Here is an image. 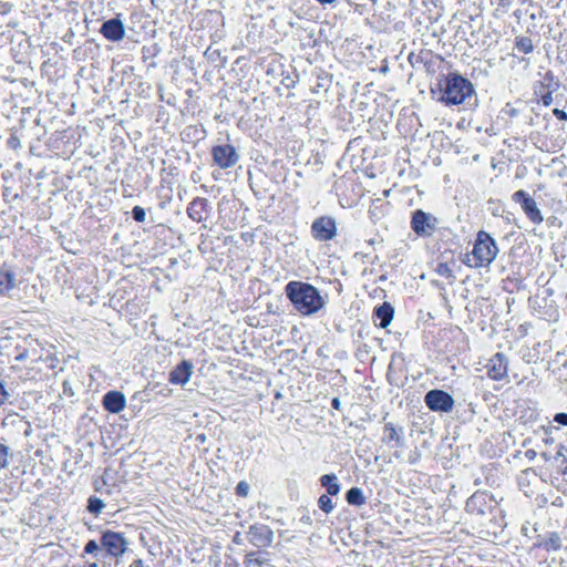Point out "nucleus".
<instances>
[{
	"instance_id": "f257e3e1",
	"label": "nucleus",
	"mask_w": 567,
	"mask_h": 567,
	"mask_svg": "<svg viewBox=\"0 0 567 567\" xmlns=\"http://www.w3.org/2000/svg\"><path fill=\"white\" fill-rule=\"evenodd\" d=\"M286 296L292 302L293 307L305 316L318 312L323 306L324 300L316 287L301 281H290L285 288Z\"/></svg>"
},
{
	"instance_id": "f03ea898",
	"label": "nucleus",
	"mask_w": 567,
	"mask_h": 567,
	"mask_svg": "<svg viewBox=\"0 0 567 567\" xmlns=\"http://www.w3.org/2000/svg\"><path fill=\"white\" fill-rule=\"evenodd\" d=\"M499 249L494 238L486 231L480 230L471 252H466L462 261L470 268L488 267L497 257Z\"/></svg>"
},
{
	"instance_id": "7ed1b4c3",
	"label": "nucleus",
	"mask_w": 567,
	"mask_h": 567,
	"mask_svg": "<svg viewBox=\"0 0 567 567\" xmlns=\"http://www.w3.org/2000/svg\"><path fill=\"white\" fill-rule=\"evenodd\" d=\"M439 100L446 105H458L474 94L473 84L457 73H450L439 82Z\"/></svg>"
},
{
	"instance_id": "20e7f679",
	"label": "nucleus",
	"mask_w": 567,
	"mask_h": 567,
	"mask_svg": "<svg viewBox=\"0 0 567 567\" xmlns=\"http://www.w3.org/2000/svg\"><path fill=\"white\" fill-rule=\"evenodd\" d=\"M513 200L520 204L522 209L528 219L535 224L540 225L544 221V216L537 206V203L529 196V194L523 189L517 190L513 194Z\"/></svg>"
},
{
	"instance_id": "39448f33",
	"label": "nucleus",
	"mask_w": 567,
	"mask_h": 567,
	"mask_svg": "<svg viewBox=\"0 0 567 567\" xmlns=\"http://www.w3.org/2000/svg\"><path fill=\"white\" fill-rule=\"evenodd\" d=\"M424 401L429 409L435 412H451L454 408L453 398L443 390L429 391Z\"/></svg>"
},
{
	"instance_id": "423d86ee",
	"label": "nucleus",
	"mask_w": 567,
	"mask_h": 567,
	"mask_svg": "<svg viewBox=\"0 0 567 567\" xmlns=\"http://www.w3.org/2000/svg\"><path fill=\"white\" fill-rule=\"evenodd\" d=\"M437 219L433 215L417 209L413 213L411 227L420 236H430L435 230Z\"/></svg>"
},
{
	"instance_id": "0eeeda50",
	"label": "nucleus",
	"mask_w": 567,
	"mask_h": 567,
	"mask_svg": "<svg viewBox=\"0 0 567 567\" xmlns=\"http://www.w3.org/2000/svg\"><path fill=\"white\" fill-rule=\"evenodd\" d=\"M311 233L313 238L319 241L331 240L337 235L336 220L328 216L317 218L311 225Z\"/></svg>"
},
{
	"instance_id": "6e6552de",
	"label": "nucleus",
	"mask_w": 567,
	"mask_h": 567,
	"mask_svg": "<svg viewBox=\"0 0 567 567\" xmlns=\"http://www.w3.org/2000/svg\"><path fill=\"white\" fill-rule=\"evenodd\" d=\"M212 154L215 164L223 169L233 167L239 159L236 148L230 144L216 145Z\"/></svg>"
},
{
	"instance_id": "1a4fd4ad",
	"label": "nucleus",
	"mask_w": 567,
	"mask_h": 567,
	"mask_svg": "<svg viewBox=\"0 0 567 567\" xmlns=\"http://www.w3.org/2000/svg\"><path fill=\"white\" fill-rule=\"evenodd\" d=\"M487 375L493 380H503L508 373V360L502 352L495 353L486 364Z\"/></svg>"
},
{
	"instance_id": "9d476101",
	"label": "nucleus",
	"mask_w": 567,
	"mask_h": 567,
	"mask_svg": "<svg viewBox=\"0 0 567 567\" xmlns=\"http://www.w3.org/2000/svg\"><path fill=\"white\" fill-rule=\"evenodd\" d=\"M102 546L111 554L112 556H118L123 554L126 549V540L125 538L115 532H105L102 535Z\"/></svg>"
},
{
	"instance_id": "9b49d317",
	"label": "nucleus",
	"mask_w": 567,
	"mask_h": 567,
	"mask_svg": "<svg viewBox=\"0 0 567 567\" xmlns=\"http://www.w3.org/2000/svg\"><path fill=\"white\" fill-rule=\"evenodd\" d=\"M101 33L110 41H121L125 37V28L120 19H110L101 27Z\"/></svg>"
},
{
	"instance_id": "f8f14e48",
	"label": "nucleus",
	"mask_w": 567,
	"mask_h": 567,
	"mask_svg": "<svg viewBox=\"0 0 567 567\" xmlns=\"http://www.w3.org/2000/svg\"><path fill=\"white\" fill-rule=\"evenodd\" d=\"M194 365L190 361L184 360L175 367L169 373V382L173 384L185 385L193 374Z\"/></svg>"
},
{
	"instance_id": "ddd939ff",
	"label": "nucleus",
	"mask_w": 567,
	"mask_h": 567,
	"mask_svg": "<svg viewBox=\"0 0 567 567\" xmlns=\"http://www.w3.org/2000/svg\"><path fill=\"white\" fill-rule=\"evenodd\" d=\"M402 433V429H396L392 423H386L384 425L382 441L391 449H401L404 445Z\"/></svg>"
},
{
	"instance_id": "4468645a",
	"label": "nucleus",
	"mask_w": 567,
	"mask_h": 567,
	"mask_svg": "<svg viewBox=\"0 0 567 567\" xmlns=\"http://www.w3.org/2000/svg\"><path fill=\"white\" fill-rule=\"evenodd\" d=\"M125 395L118 391H110L103 398L104 408L111 413H120L125 408Z\"/></svg>"
},
{
	"instance_id": "2eb2a0df",
	"label": "nucleus",
	"mask_w": 567,
	"mask_h": 567,
	"mask_svg": "<svg viewBox=\"0 0 567 567\" xmlns=\"http://www.w3.org/2000/svg\"><path fill=\"white\" fill-rule=\"evenodd\" d=\"M375 317L380 319L379 326L381 328H386L393 318V308L390 303L384 302L382 306L378 307L374 311Z\"/></svg>"
},
{
	"instance_id": "dca6fc26",
	"label": "nucleus",
	"mask_w": 567,
	"mask_h": 567,
	"mask_svg": "<svg viewBox=\"0 0 567 567\" xmlns=\"http://www.w3.org/2000/svg\"><path fill=\"white\" fill-rule=\"evenodd\" d=\"M322 486L327 488L329 495H337L340 492V485L334 474H324L320 478Z\"/></svg>"
},
{
	"instance_id": "f3484780",
	"label": "nucleus",
	"mask_w": 567,
	"mask_h": 567,
	"mask_svg": "<svg viewBox=\"0 0 567 567\" xmlns=\"http://www.w3.org/2000/svg\"><path fill=\"white\" fill-rule=\"evenodd\" d=\"M14 287V276L8 270H0V293H6Z\"/></svg>"
},
{
	"instance_id": "a211bd4d",
	"label": "nucleus",
	"mask_w": 567,
	"mask_h": 567,
	"mask_svg": "<svg viewBox=\"0 0 567 567\" xmlns=\"http://www.w3.org/2000/svg\"><path fill=\"white\" fill-rule=\"evenodd\" d=\"M346 498L349 504L361 506L365 503V497L359 487H352L347 492Z\"/></svg>"
},
{
	"instance_id": "6ab92c4d",
	"label": "nucleus",
	"mask_w": 567,
	"mask_h": 567,
	"mask_svg": "<svg viewBox=\"0 0 567 567\" xmlns=\"http://www.w3.org/2000/svg\"><path fill=\"white\" fill-rule=\"evenodd\" d=\"M204 206V199L194 200L187 209L188 216L195 221L203 220L202 209Z\"/></svg>"
},
{
	"instance_id": "aec40b11",
	"label": "nucleus",
	"mask_w": 567,
	"mask_h": 567,
	"mask_svg": "<svg viewBox=\"0 0 567 567\" xmlns=\"http://www.w3.org/2000/svg\"><path fill=\"white\" fill-rule=\"evenodd\" d=\"M544 546L547 550H558L561 548V539L556 533H551L545 540Z\"/></svg>"
},
{
	"instance_id": "412c9836",
	"label": "nucleus",
	"mask_w": 567,
	"mask_h": 567,
	"mask_svg": "<svg viewBox=\"0 0 567 567\" xmlns=\"http://www.w3.org/2000/svg\"><path fill=\"white\" fill-rule=\"evenodd\" d=\"M516 48L522 52V53H529L533 51L534 49V45H533V42L529 38H526V37H522L519 39H517L516 41Z\"/></svg>"
},
{
	"instance_id": "4be33fe9",
	"label": "nucleus",
	"mask_w": 567,
	"mask_h": 567,
	"mask_svg": "<svg viewBox=\"0 0 567 567\" xmlns=\"http://www.w3.org/2000/svg\"><path fill=\"white\" fill-rule=\"evenodd\" d=\"M103 507H104V503L102 499H100L97 497H93V496H91L89 498L87 509L92 514H100L101 511L103 509Z\"/></svg>"
},
{
	"instance_id": "5701e85b",
	"label": "nucleus",
	"mask_w": 567,
	"mask_h": 567,
	"mask_svg": "<svg viewBox=\"0 0 567 567\" xmlns=\"http://www.w3.org/2000/svg\"><path fill=\"white\" fill-rule=\"evenodd\" d=\"M10 455V449L3 443H0V471L8 466Z\"/></svg>"
},
{
	"instance_id": "b1692460",
	"label": "nucleus",
	"mask_w": 567,
	"mask_h": 567,
	"mask_svg": "<svg viewBox=\"0 0 567 567\" xmlns=\"http://www.w3.org/2000/svg\"><path fill=\"white\" fill-rule=\"evenodd\" d=\"M318 505L327 514L333 509V503L328 495H321L318 499Z\"/></svg>"
},
{
	"instance_id": "393cba45",
	"label": "nucleus",
	"mask_w": 567,
	"mask_h": 567,
	"mask_svg": "<svg viewBox=\"0 0 567 567\" xmlns=\"http://www.w3.org/2000/svg\"><path fill=\"white\" fill-rule=\"evenodd\" d=\"M249 484L245 481H240L236 486V492L239 496L246 497L249 494Z\"/></svg>"
},
{
	"instance_id": "a878e982",
	"label": "nucleus",
	"mask_w": 567,
	"mask_h": 567,
	"mask_svg": "<svg viewBox=\"0 0 567 567\" xmlns=\"http://www.w3.org/2000/svg\"><path fill=\"white\" fill-rule=\"evenodd\" d=\"M132 214H133V218L136 220V221H144L145 220V210L140 207V206H135L132 210Z\"/></svg>"
},
{
	"instance_id": "bb28decb",
	"label": "nucleus",
	"mask_w": 567,
	"mask_h": 567,
	"mask_svg": "<svg viewBox=\"0 0 567 567\" xmlns=\"http://www.w3.org/2000/svg\"><path fill=\"white\" fill-rule=\"evenodd\" d=\"M97 549H99V545L95 540L87 542V544L84 547V551L87 554H92Z\"/></svg>"
},
{
	"instance_id": "cd10ccee",
	"label": "nucleus",
	"mask_w": 567,
	"mask_h": 567,
	"mask_svg": "<svg viewBox=\"0 0 567 567\" xmlns=\"http://www.w3.org/2000/svg\"><path fill=\"white\" fill-rule=\"evenodd\" d=\"M13 6L10 2L0 1V13L8 14L12 10Z\"/></svg>"
},
{
	"instance_id": "c85d7f7f",
	"label": "nucleus",
	"mask_w": 567,
	"mask_h": 567,
	"mask_svg": "<svg viewBox=\"0 0 567 567\" xmlns=\"http://www.w3.org/2000/svg\"><path fill=\"white\" fill-rule=\"evenodd\" d=\"M554 421L561 425H567V413H557Z\"/></svg>"
},
{
	"instance_id": "c756f323",
	"label": "nucleus",
	"mask_w": 567,
	"mask_h": 567,
	"mask_svg": "<svg viewBox=\"0 0 567 567\" xmlns=\"http://www.w3.org/2000/svg\"><path fill=\"white\" fill-rule=\"evenodd\" d=\"M553 114L560 121H567V113L559 109H554Z\"/></svg>"
},
{
	"instance_id": "7c9ffc66",
	"label": "nucleus",
	"mask_w": 567,
	"mask_h": 567,
	"mask_svg": "<svg viewBox=\"0 0 567 567\" xmlns=\"http://www.w3.org/2000/svg\"><path fill=\"white\" fill-rule=\"evenodd\" d=\"M542 102L545 106H549L553 103V94L551 92H547L542 96Z\"/></svg>"
},
{
	"instance_id": "2f4dec72",
	"label": "nucleus",
	"mask_w": 567,
	"mask_h": 567,
	"mask_svg": "<svg viewBox=\"0 0 567 567\" xmlns=\"http://www.w3.org/2000/svg\"><path fill=\"white\" fill-rule=\"evenodd\" d=\"M8 392L6 391L3 384L0 382V406L7 401Z\"/></svg>"
},
{
	"instance_id": "473e14b6",
	"label": "nucleus",
	"mask_w": 567,
	"mask_h": 567,
	"mask_svg": "<svg viewBox=\"0 0 567 567\" xmlns=\"http://www.w3.org/2000/svg\"><path fill=\"white\" fill-rule=\"evenodd\" d=\"M130 567H150L142 559H135L131 563Z\"/></svg>"
},
{
	"instance_id": "72a5a7b5",
	"label": "nucleus",
	"mask_w": 567,
	"mask_h": 567,
	"mask_svg": "<svg viewBox=\"0 0 567 567\" xmlns=\"http://www.w3.org/2000/svg\"><path fill=\"white\" fill-rule=\"evenodd\" d=\"M331 404L333 409L339 410L341 406V401L338 398H333Z\"/></svg>"
},
{
	"instance_id": "f704fd0d",
	"label": "nucleus",
	"mask_w": 567,
	"mask_h": 567,
	"mask_svg": "<svg viewBox=\"0 0 567 567\" xmlns=\"http://www.w3.org/2000/svg\"><path fill=\"white\" fill-rule=\"evenodd\" d=\"M394 456H395L396 458H400V457H401V453L395 452V453H394Z\"/></svg>"
},
{
	"instance_id": "c9c22d12",
	"label": "nucleus",
	"mask_w": 567,
	"mask_h": 567,
	"mask_svg": "<svg viewBox=\"0 0 567 567\" xmlns=\"http://www.w3.org/2000/svg\"><path fill=\"white\" fill-rule=\"evenodd\" d=\"M90 567H97L95 563L91 564Z\"/></svg>"
}]
</instances>
